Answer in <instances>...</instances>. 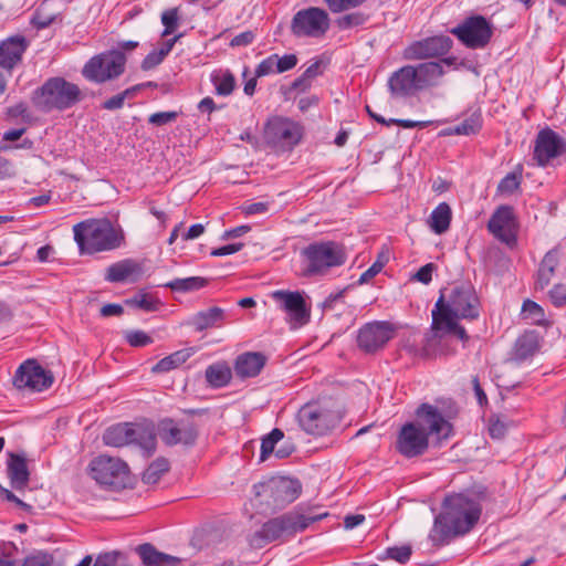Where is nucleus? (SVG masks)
<instances>
[{"label":"nucleus","mask_w":566,"mask_h":566,"mask_svg":"<svg viewBox=\"0 0 566 566\" xmlns=\"http://www.w3.org/2000/svg\"><path fill=\"white\" fill-rule=\"evenodd\" d=\"M415 415L413 421L400 428L396 441L397 451L409 459L422 455L428 450L430 436L441 440L452 434L451 423L437 407L421 403Z\"/></svg>","instance_id":"f257e3e1"},{"label":"nucleus","mask_w":566,"mask_h":566,"mask_svg":"<svg viewBox=\"0 0 566 566\" xmlns=\"http://www.w3.org/2000/svg\"><path fill=\"white\" fill-rule=\"evenodd\" d=\"M455 57L442 59L440 62H423L416 65L407 64L390 74L387 81L392 98L413 97L438 84L443 76L442 64L452 65Z\"/></svg>","instance_id":"f03ea898"},{"label":"nucleus","mask_w":566,"mask_h":566,"mask_svg":"<svg viewBox=\"0 0 566 566\" xmlns=\"http://www.w3.org/2000/svg\"><path fill=\"white\" fill-rule=\"evenodd\" d=\"M480 503L464 494L444 499L443 511L434 518L433 532L441 541L468 534L481 515Z\"/></svg>","instance_id":"7ed1b4c3"},{"label":"nucleus","mask_w":566,"mask_h":566,"mask_svg":"<svg viewBox=\"0 0 566 566\" xmlns=\"http://www.w3.org/2000/svg\"><path fill=\"white\" fill-rule=\"evenodd\" d=\"M326 516H328L327 512L315 514L311 509L303 510L297 506L287 513L266 521L261 528L254 533L251 538V544L256 547H262L275 541H287Z\"/></svg>","instance_id":"20e7f679"},{"label":"nucleus","mask_w":566,"mask_h":566,"mask_svg":"<svg viewBox=\"0 0 566 566\" xmlns=\"http://www.w3.org/2000/svg\"><path fill=\"white\" fill-rule=\"evenodd\" d=\"M73 233L82 254L112 251L124 242L122 228L107 218L81 221L73 227Z\"/></svg>","instance_id":"39448f33"},{"label":"nucleus","mask_w":566,"mask_h":566,"mask_svg":"<svg viewBox=\"0 0 566 566\" xmlns=\"http://www.w3.org/2000/svg\"><path fill=\"white\" fill-rule=\"evenodd\" d=\"M83 98L82 92L75 83L64 77L48 78L33 92V105L41 112L66 111L75 106Z\"/></svg>","instance_id":"423d86ee"},{"label":"nucleus","mask_w":566,"mask_h":566,"mask_svg":"<svg viewBox=\"0 0 566 566\" xmlns=\"http://www.w3.org/2000/svg\"><path fill=\"white\" fill-rule=\"evenodd\" d=\"M301 255L307 275H326L331 270L343 266L347 261V250L337 241H315L306 245Z\"/></svg>","instance_id":"0eeeda50"},{"label":"nucleus","mask_w":566,"mask_h":566,"mask_svg":"<svg viewBox=\"0 0 566 566\" xmlns=\"http://www.w3.org/2000/svg\"><path fill=\"white\" fill-rule=\"evenodd\" d=\"M480 301L470 286H455L448 297L441 293L432 310V316L475 319L480 316Z\"/></svg>","instance_id":"6e6552de"},{"label":"nucleus","mask_w":566,"mask_h":566,"mask_svg":"<svg viewBox=\"0 0 566 566\" xmlns=\"http://www.w3.org/2000/svg\"><path fill=\"white\" fill-rule=\"evenodd\" d=\"M300 427L312 436H325L340 422V415L328 401H311L297 412Z\"/></svg>","instance_id":"1a4fd4ad"},{"label":"nucleus","mask_w":566,"mask_h":566,"mask_svg":"<svg viewBox=\"0 0 566 566\" xmlns=\"http://www.w3.org/2000/svg\"><path fill=\"white\" fill-rule=\"evenodd\" d=\"M253 489L255 496L261 499V503L272 510H280L300 496L302 485L296 479L272 476L255 484Z\"/></svg>","instance_id":"9d476101"},{"label":"nucleus","mask_w":566,"mask_h":566,"mask_svg":"<svg viewBox=\"0 0 566 566\" xmlns=\"http://www.w3.org/2000/svg\"><path fill=\"white\" fill-rule=\"evenodd\" d=\"M126 56L120 50H109L92 56L83 66L82 75L90 82L103 84L125 72Z\"/></svg>","instance_id":"9b49d317"},{"label":"nucleus","mask_w":566,"mask_h":566,"mask_svg":"<svg viewBox=\"0 0 566 566\" xmlns=\"http://www.w3.org/2000/svg\"><path fill=\"white\" fill-rule=\"evenodd\" d=\"M90 474L99 485L124 489L129 482V468L119 458L99 455L90 463Z\"/></svg>","instance_id":"f8f14e48"},{"label":"nucleus","mask_w":566,"mask_h":566,"mask_svg":"<svg viewBox=\"0 0 566 566\" xmlns=\"http://www.w3.org/2000/svg\"><path fill=\"white\" fill-rule=\"evenodd\" d=\"M450 33L468 49H484L493 35V25L483 15L476 14L465 18L461 23L450 30Z\"/></svg>","instance_id":"ddd939ff"},{"label":"nucleus","mask_w":566,"mask_h":566,"mask_svg":"<svg viewBox=\"0 0 566 566\" xmlns=\"http://www.w3.org/2000/svg\"><path fill=\"white\" fill-rule=\"evenodd\" d=\"M331 25L328 13L321 8L310 7L297 11L291 23V32L296 38H321Z\"/></svg>","instance_id":"4468645a"},{"label":"nucleus","mask_w":566,"mask_h":566,"mask_svg":"<svg viewBox=\"0 0 566 566\" xmlns=\"http://www.w3.org/2000/svg\"><path fill=\"white\" fill-rule=\"evenodd\" d=\"M264 134L270 145L282 149H292L300 143L303 130L300 124L276 116L268 120Z\"/></svg>","instance_id":"2eb2a0df"},{"label":"nucleus","mask_w":566,"mask_h":566,"mask_svg":"<svg viewBox=\"0 0 566 566\" xmlns=\"http://www.w3.org/2000/svg\"><path fill=\"white\" fill-rule=\"evenodd\" d=\"M53 382L51 371L45 370L34 359L22 363L13 377V385L19 390L40 392L48 389Z\"/></svg>","instance_id":"dca6fc26"},{"label":"nucleus","mask_w":566,"mask_h":566,"mask_svg":"<svg viewBox=\"0 0 566 566\" xmlns=\"http://www.w3.org/2000/svg\"><path fill=\"white\" fill-rule=\"evenodd\" d=\"M396 326L387 321H375L359 328L357 335L358 347L367 354L384 348L394 338Z\"/></svg>","instance_id":"f3484780"},{"label":"nucleus","mask_w":566,"mask_h":566,"mask_svg":"<svg viewBox=\"0 0 566 566\" xmlns=\"http://www.w3.org/2000/svg\"><path fill=\"white\" fill-rule=\"evenodd\" d=\"M271 297L286 314L287 322L292 328H298L310 321V310L306 307L301 292L277 290L271 294Z\"/></svg>","instance_id":"a211bd4d"},{"label":"nucleus","mask_w":566,"mask_h":566,"mask_svg":"<svg viewBox=\"0 0 566 566\" xmlns=\"http://www.w3.org/2000/svg\"><path fill=\"white\" fill-rule=\"evenodd\" d=\"M453 41L450 36L439 34L410 43L403 50V57L410 61L442 57L450 52Z\"/></svg>","instance_id":"6ab92c4d"},{"label":"nucleus","mask_w":566,"mask_h":566,"mask_svg":"<svg viewBox=\"0 0 566 566\" xmlns=\"http://www.w3.org/2000/svg\"><path fill=\"white\" fill-rule=\"evenodd\" d=\"M158 434L161 441L169 447L177 444L191 447L196 443L198 430L192 422H177L170 418H166L158 424Z\"/></svg>","instance_id":"aec40b11"},{"label":"nucleus","mask_w":566,"mask_h":566,"mask_svg":"<svg viewBox=\"0 0 566 566\" xmlns=\"http://www.w3.org/2000/svg\"><path fill=\"white\" fill-rule=\"evenodd\" d=\"M566 151V140L553 129L546 127L537 133L534 146V159L545 167L552 159Z\"/></svg>","instance_id":"412c9836"},{"label":"nucleus","mask_w":566,"mask_h":566,"mask_svg":"<svg viewBox=\"0 0 566 566\" xmlns=\"http://www.w3.org/2000/svg\"><path fill=\"white\" fill-rule=\"evenodd\" d=\"M488 230L501 242L512 247L516 243V222L513 209L501 206L491 216Z\"/></svg>","instance_id":"4be33fe9"},{"label":"nucleus","mask_w":566,"mask_h":566,"mask_svg":"<svg viewBox=\"0 0 566 566\" xmlns=\"http://www.w3.org/2000/svg\"><path fill=\"white\" fill-rule=\"evenodd\" d=\"M28 46V40L21 34L3 40L0 43V67L10 73L22 61Z\"/></svg>","instance_id":"5701e85b"},{"label":"nucleus","mask_w":566,"mask_h":566,"mask_svg":"<svg viewBox=\"0 0 566 566\" xmlns=\"http://www.w3.org/2000/svg\"><path fill=\"white\" fill-rule=\"evenodd\" d=\"M143 274L142 265L134 259H124L111 264L105 280L111 283L136 282Z\"/></svg>","instance_id":"b1692460"},{"label":"nucleus","mask_w":566,"mask_h":566,"mask_svg":"<svg viewBox=\"0 0 566 566\" xmlns=\"http://www.w3.org/2000/svg\"><path fill=\"white\" fill-rule=\"evenodd\" d=\"M266 357L261 353L247 352L234 361V373L241 379L256 377L263 369Z\"/></svg>","instance_id":"393cba45"},{"label":"nucleus","mask_w":566,"mask_h":566,"mask_svg":"<svg viewBox=\"0 0 566 566\" xmlns=\"http://www.w3.org/2000/svg\"><path fill=\"white\" fill-rule=\"evenodd\" d=\"M136 552L145 566H176L179 563V558L157 551L149 543L139 545Z\"/></svg>","instance_id":"a878e982"},{"label":"nucleus","mask_w":566,"mask_h":566,"mask_svg":"<svg viewBox=\"0 0 566 566\" xmlns=\"http://www.w3.org/2000/svg\"><path fill=\"white\" fill-rule=\"evenodd\" d=\"M134 423H117L107 428L103 434V441L106 446L124 447L133 443Z\"/></svg>","instance_id":"bb28decb"},{"label":"nucleus","mask_w":566,"mask_h":566,"mask_svg":"<svg viewBox=\"0 0 566 566\" xmlns=\"http://www.w3.org/2000/svg\"><path fill=\"white\" fill-rule=\"evenodd\" d=\"M223 319L224 311L213 306L196 313L189 324L192 325L197 332H202L208 328L219 327Z\"/></svg>","instance_id":"cd10ccee"},{"label":"nucleus","mask_w":566,"mask_h":566,"mask_svg":"<svg viewBox=\"0 0 566 566\" xmlns=\"http://www.w3.org/2000/svg\"><path fill=\"white\" fill-rule=\"evenodd\" d=\"M8 475L14 489H23L29 482V471L22 455L11 453L8 462Z\"/></svg>","instance_id":"c85d7f7f"},{"label":"nucleus","mask_w":566,"mask_h":566,"mask_svg":"<svg viewBox=\"0 0 566 566\" xmlns=\"http://www.w3.org/2000/svg\"><path fill=\"white\" fill-rule=\"evenodd\" d=\"M452 211L447 202L439 203L430 213L428 224L436 234L446 233L451 224Z\"/></svg>","instance_id":"c756f323"},{"label":"nucleus","mask_w":566,"mask_h":566,"mask_svg":"<svg viewBox=\"0 0 566 566\" xmlns=\"http://www.w3.org/2000/svg\"><path fill=\"white\" fill-rule=\"evenodd\" d=\"M133 443L139 446L146 457H150L157 446L156 432L153 426L144 423H134Z\"/></svg>","instance_id":"7c9ffc66"},{"label":"nucleus","mask_w":566,"mask_h":566,"mask_svg":"<svg viewBox=\"0 0 566 566\" xmlns=\"http://www.w3.org/2000/svg\"><path fill=\"white\" fill-rule=\"evenodd\" d=\"M538 337L535 332H525L515 342L513 357L517 361L526 360L538 350Z\"/></svg>","instance_id":"2f4dec72"},{"label":"nucleus","mask_w":566,"mask_h":566,"mask_svg":"<svg viewBox=\"0 0 566 566\" xmlns=\"http://www.w3.org/2000/svg\"><path fill=\"white\" fill-rule=\"evenodd\" d=\"M205 376L211 387L221 388L230 382L232 370L227 363L221 361L208 366Z\"/></svg>","instance_id":"473e14b6"},{"label":"nucleus","mask_w":566,"mask_h":566,"mask_svg":"<svg viewBox=\"0 0 566 566\" xmlns=\"http://www.w3.org/2000/svg\"><path fill=\"white\" fill-rule=\"evenodd\" d=\"M558 264V253L556 250L548 251L539 264L537 272V287L545 289L554 275L555 268Z\"/></svg>","instance_id":"72a5a7b5"},{"label":"nucleus","mask_w":566,"mask_h":566,"mask_svg":"<svg viewBox=\"0 0 566 566\" xmlns=\"http://www.w3.org/2000/svg\"><path fill=\"white\" fill-rule=\"evenodd\" d=\"M458 319L459 318L454 317H440L433 315L431 328L437 332L444 331L447 333L454 334L461 340L467 342L469 339V336L467 334L465 328L458 324Z\"/></svg>","instance_id":"f704fd0d"},{"label":"nucleus","mask_w":566,"mask_h":566,"mask_svg":"<svg viewBox=\"0 0 566 566\" xmlns=\"http://www.w3.org/2000/svg\"><path fill=\"white\" fill-rule=\"evenodd\" d=\"M208 284V280L201 276H189L184 279H175L165 284L164 287L174 292L188 293L198 291Z\"/></svg>","instance_id":"c9c22d12"},{"label":"nucleus","mask_w":566,"mask_h":566,"mask_svg":"<svg viewBox=\"0 0 566 566\" xmlns=\"http://www.w3.org/2000/svg\"><path fill=\"white\" fill-rule=\"evenodd\" d=\"M211 82L216 93L221 96L230 95L235 87L234 75L229 70L212 73Z\"/></svg>","instance_id":"e433bc0d"},{"label":"nucleus","mask_w":566,"mask_h":566,"mask_svg":"<svg viewBox=\"0 0 566 566\" xmlns=\"http://www.w3.org/2000/svg\"><path fill=\"white\" fill-rule=\"evenodd\" d=\"M523 179V167L517 165L515 169L509 172L497 185V192L501 195H513L521 187Z\"/></svg>","instance_id":"4c0bfd02"},{"label":"nucleus","mask_w":566,"mask_h":566,"mask_svg":"<svg viewBox=\"0 0 566 566\" xmlns=\"http://www.w3.org/2000/svg\"><path fill=\"white\" fill-rule=\"evenodd\" d=\"M169 470V462L165 458H158L143 473V481L147 484H155L160 476Z\"/></svg>","instance_id":"58836bf2"},{"label":"nucleus","mask_w":566,"mask_h":566,"mask_svg":"<svg viewBox=\"0 0 566 566\" xmlns=\"http://www.w3.org/2000/svg\"><path fill=\"white\" fill-rule=\"evenodd\" d=\"M522 316L534 325H543L545 323V312L543 307L531 300H525L523 302Z\"/></svg>","instance_id":"ea45409f"},{"label":"nucleus","mask_w":566,"mask_h":566,"mask_svg":"<svg viewBox=\"0 0 566 566\" xmlns=\"http://www.w3.org/2000/svg\"><path fill=\"white\" fill-rule=\"evenodd\" d=\"M412 555V547L410 545L391 546L387 547L379 560L394 559L399 564H406L410 560Z\"/></svg>","instance_id":"a19ab883"},{"label":"nucleus","mask_w":566,"mask_h":566,"mask_svg":"<svg viewBox=\"0 0 566 566\" xmlns=\"http://www.w3.org/2000/svg\"><path fill=\"white\" fill-rule=\"evenodd\" d=\"M161 23L164 25V30L161 32V36H168L176 32L179 27L180 15L179 8H170L165 10L161 13Z\"/></svg>","instance_id":"79ce46f5"},{"label":"nucleus","mask_w":566,"mask_h":566,"mask_svg":"<svg viewBox=\"0 0 566 566\" xmlns=\"http://www.w3.org/2000/svg\"><path fill=\"white\" fill-rule=\"evenodd\" d=\"M284 437L281 429L274 428L261 442L260 460L265 461L273 453L275 444Z\"/></svg>","instance_id":"37998d69"},{"label":"nucleus","mask_w":566,"mask_h":566,"mask_svg":"<svg viewBox=\"0 0 566 566\" xmlns=\"http://www.w3.org/2000/svg\"><path fill=\"white\" fill-rule=\"evenodd\" d=\"M482 127L481 116L472 114L463 122L452 128V133L455 135H473L476 134Z\"/></svg>","instance_id":"c03bdc74"},{"label":"nucleus","mask_w":566,"mask_h":566,"mask_svg":"<svg viewBox=\"0 0 566 566\" xmlns=\"http://www.w3.org/2000/svg\"><path fill=\"white\" fill-rule=\"evenodd\" d=\"M126 303L146 312H154L158 308V301L146 293L137 294L133 298L127 300Z\"/></svg>","instance_id":"a18cd8bd"},{"label":"nucleus","mask_w":566,"mask_h":566,"mask_svg":"<svg viewBox=\"0 0 566 566\" xmlns=\"http://www.w3.org/2000/svg\"><path fill=\"white\" fill-rule=\"evenodd\" d=\"M124 338L132 347H145L153 343V338L140 329L126 331Z\"/></svg>","instance_id":"49530a36"},{"label":"nucleus","mask_w":566,"mask_h":566,"mask_svg":"<svg viewBox=\"0 0 566 566\" xmlns=\"http://www.w3.org/2000/svg\"><path fill=\"white\" fill-rule=\"evenodd\" d=\"M137 90L138 86L129 87L124 92L109 97L103 103V108L107 111H115L122 108L124 106L126 97L132 96Z\"/></svg>","instance_id":"de8ad7c7"},{"label":"nucleus","mask_w":566,"mask_h":566,"mask_svg":"<svg viewBox=\"0 0 566 566\" xmlns=\"http://www.w3.org/2000/svg\"><path fill=\"white\" fill-rule=\"evenodd\" d=\"M366 21V17L363 13L354 12L349 14H345L336 20V24L339 29L346 30L353 27H358L364 24Z\"/></svg>","instance_id":"09e8293b"},{"label":"nucleus","mask_w":566,"mask_h":566,"mask_svg":"<svg viewBox=\"0 0 566 566\" xmlns=\"http://www.w3.org/2000/svg\"><path fill=\"white\" fill-rule=\"evenodd\" d=\"M328 9L334 13L359 7L366 0H324Z\"/></svg>","instance_id":"8fccbe9b"},{"label":"nucleus","mask_w":566,"mask_h":566,"mask_svg":"<svg viewBox=\"0 0 566 566\" xmlns=\"http://www.w3.org/2000/svg\"><path fill=\"white\" fill-rule=\"evenodd\" d=\"M20 566H53V557L48 553H36L23 559Z\"/></svg>","instance_id":"3c124183"},{"label":"nucleus","mask_w":566,"mask_h":566,"mask_svg":"<svg viewBox=\"0 0 566 566\" xmlns=\"http://www.w3.org/2000/svg\"><path fill=\"white\" fill-rule=\"evenodd\" d=\"M179 113L176 111L158 112L148 117V123L155 126H164L177 119Z\"/></svg>","instance_id":"603ef678"},{"label":"nucleus","mask_w":566,"mask_h":566,"mask_svg":"<svg viewBox=\"0 0 566 566\" xmlns=\"http://www.w3.org/2000/svg\"><path fill=\"white\" fill-rule=\"evenodd\" d=\"M275 56V71L276 73H284L286 71L292 70L297 64V57L295 54H285L283 56Z\"/></svg>","instance_id":"864d4df0"},{"label":"nucleus","mask_w":566,"mask_h":566,"mask_svg":"<svg viewBox=\"0 0 566 566\" xmlns=\"http://www.w3.org/2000/svg\"><path fill=\"white\" fill-rule=\"evenodd\" d=\"M417 334L411 335L403 344L402 349L412 356L426 357L428 352L424 346L418 347Z\"/></svg>","instance_id":"5fc2aeb1"},{"label":"nucleus","mask_w":566,"mask_h":566,"mask_svg":"<svg viewBox=\"0 0 566 566\" xmlns=\"http://www.w3.org/2000/svg\"><path fill=\"white\" fill-rule=\"evenodd\" d=\"M275 56L274 54L268 56L263 61L260 62V64L255 69V77H262L266 76L273 73H276L275 71Z\"/></svg>","instance_id":"6e6d98bb"},{"label":"nucleus","mask_w":566,"mask_h":566,"mask_svg":"<svg viewBox=\"0 0 566 566\" xmlns=\"http://www.w3.org/2000/svg\"><path fill=\"white\" fill-rule=\"evenodd\" d=\"M489 432L494 439H501L506 432V426L497 416H491L489 419Z\"/></svg>","instance_id":"4d7b16f0"},{"label":"nucleus","mask_w":566,"mask_h":566,"mask_svg":"<svg viewBox=\"0 0 566 566\" xmlns=\"http://www.w3.org/2000/svg\"><path fill=\"white\" fill-rule=\"evenodd\" d=\"M549 298L554 306L563 307L566 305V287L563 284H556L549 291Z\"/></svg>","instance_id":"13d9d810"},{"label":"nucleus","mask_w":566,"mask_h":566,"mask_svg":"<svg viewBox=\"0 0 566 566\" xmlns=\"http://www.w3.org/2000/svg\"><path fill=\"white\" fill-rule=\"evenodd\" d=\"M164 59L165 56L158 50H153L142 61V69L144 71L153 70L158 66Z\"/></svg>","instance_id":"bf43d9fd"},{"label":"nucleus","mask_w":566,"mask_h":566,"mask_svg":"<svg viewBox=\"0 0 566 566\" xmlns=\"http://www.w3.org/2000/svg\"><path fill=\"white\" fill-rule=\"evenodd\" d=\"M384 266L385 263L382 261H380L379 259L376 260L365 272L361 273L360 277L358 279V283H368L371 279H374L377 274L381 272Z\"/></svg>","instance_id":"052dcab7"},{"label":"nucleus","mask_w":566,"mask_h":566,"mask_svg":"<svg viewBox=\"0 0 566 566\" xmlns=\"http://www.w3.org/2000/svg\"><path fill=\"white\" fill-rule=\"evenodd\" d=\"M242 211L247 216L262 214L269 211L268 202H251L242 206Z\"/></svg>","instance_id":"680f3d73"},{"label":"nucleus","mask_w":566,"mask_h":566,"mask_svg":"<svg viewBox=\"0 0 566 566\" xmlns=\"http://www.w3.org/2000/svg\"><path fill=\"white\" fill-rule=\"evenodd\" d=\"M0 496L6 499L9 502L14 503L17 506H19L23 511L30 512L32 510V506L30 504L23 502L22 500L17 497L11 491H9L4 488H1V486H0Z\"/></svg>","instance_id":"e2e57ef3"},{"label":"nucleus","mask_w":566,"mask_h":566,"mask_svg":"<svg viewBox=\"0 0 566 566\" xmlns=\"http://www.w3.org/2000/svg\"><path fill=\"white\" fill-rule=\"evenodd\" d=\"M243 243H231L220 248H216L210 252L212 256H224L239 252L243 248Z\"/></svg>","instance_id":"0e129e2a"},{"label":"nucleus","mask_w":566,"mask_h":566,"mask_svg":"<svg viewBox=\"0 0 566 566\" xmlns=\"http://www.w3.org/2000/svg\"><path fill=\"white\" fill-rule=\"evenodd\" d=\"M433 264L428 263L421 266L415 274V279L423 284H428L432 280Z\"/></svg>","instance_id":"69168bd1"},{"label":"nucleus","mask_w":566,"mask_h":566,"mask_svg":"<svg viewBox=\"0 0 566 566\" xmlns=\"http://www.w3.org/2000/svg\"><path fill=\"white\" fill-rule=\"evenodd\" d=\"M253 40H254L253 32L245 31V32H242V33L235 35L231 40L230 45L231 46H245V45L251 44L253 42Z\"/></svg>","instance_id":"338daca9"},{"label":"nucleus","mask_w":566,"mask_h":566,"mask_svg":"<svg viewBox=\"0 0 566 566\" xmlns=\"http://www.w3.org/2000/svg\"><path fill=\"white\" fill-rule=\"evenodd\" d=\"M124 313V308L120 304H106L101 307L99 314L103 317H109V316H120Z\"/></svg>","instance_id":"774afa93"}]
</instances>
